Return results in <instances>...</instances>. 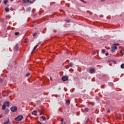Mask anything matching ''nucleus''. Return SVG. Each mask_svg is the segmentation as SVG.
<instances>
[{"mask_svg": "<svg viewBox=\"0 0 124 124\" xmlns=\"http://www.w3.org/2000/svg\"><path fill=\"white\" fill-rule=\"evenodd\" d=\"M23 116L19 115L17 116V117L15 118V121H22L23 120Z\"/></svg>", "mask_w": 124, "mask_h": 124, "instance_id": "f257e3e1", "label": "nucleus"}, {"mask_svg": "<svg viewBox=\"0 0 124 124\" xmlns=\"http://www.w3.org/2000/svg\"><path fill=\"white\" fill-rule=\"evenodd\" d=\"M17 107H12L11 108V110L12 111V112H16V111H17Z\"/></svg>", "mask_w": 124, "mask_h": 124, "instance_id": "f03ea898", "label": "nucleus"}, {"mask_svg": "<svg viewBox=\"0 0 124 124\" xmlns=\"http://www.w3.org/2000/svg\"><path fill=\"white\" fill-rule=\"evenodd\" d=\"M89 72L91 74H93V73H95V69L94 68H91L89 70Z\"/></svg>", "mask_w": 124, "mask_h": 124, "instance_id": "7ed1b4c3", "label": "nucleus"}, {"mask_svg": "<svg viewBox=\"0 0 124 124\" xmlns=\"http://www.w3.org/2000/svg\"><path fill=\"white\" fill-rule=\"evenodd\" d=\"M62 81H63V82H65V81H67V80H68V77H67V76L62 77Z\"/></svg>", "mask_w": 124, "mask_h": 124, "instance_id": "20e7f679", "label": "nucleus"}, {"mask_svg": "<svg viewBox=\"0 0 124 124\" xmlns=\"http://www.w3.org/2000/svg\"><path fill=\"white\" fill-rule=\"evenodd\" d=\"M117 49H118L117 47H112V48L111 49L112 53H115V52L116 51V50H117Z\"/></svg>", "mask_w": 124, "mask_h": 124, "instance_id": "39448f33", "label": "nucleus"}, {"mask_svg": "<svg viewBox=\"0 0 124 124\" xmlns=\"http://www.w3.org/2000/svg\"><path fill=\"white\" fill-rule=\"evenodd\" d=\"M32 115H34V116H37V111L34 110L33 112H32Z\"/></svg>", "mask_w": 124, "mask_h": 124, "instance_id": "423d86ee", "label": "nucleus"}, {"mask_svg": "<svg viewBox=\"0 0 124 124\" xmlns=\"http://www.w3.org/2000/svg\"><path fill=\"white\" fill-rule=\"evenodd\" d=\"M4 105H5V106H7V107H9V102H5Z\"/></svg>", "mask_w": 124, "mask_h": 124, "instance_id": "0eeeda50", "label": "nucleus"}, {"mask_svg": "<svg viewBox=\"0 0 124 124\" xmlns=\"http://www.w3.org/2000/svg\"><path fill=\"white\" fill-rule=\"evenodd\" d=\"M36 47H33L31 52V55H32V54H33V53H34V51H35V50H36Z\"/></svg>", "mask_w": 124, "mask_h": 124, "instance_id": "6e6552de", "label": "nucleus"}, {"mask_svg": "<svg viewBox=\"0 0 124 124\" xmlns=\"http://www.w3.org/2000/svg\"><path fill=\"white\" fill-rule=\"evenodd\" d=\"M113 47H117V46H120V44L119 43H117V44H113Z\"/></svg>", "mask_w": 124, "mask_h": 124, "instance_id": "1a4fd4ad", "label": "nucleus"}, {"mask_svg": "<svg viewBox=\"0 0 124 124\" xmlns=\"http://www.w3.org/2000/svg\"><path fill=\"white\" fill-rule=\"evenodd\" d=\"M66 103L67 105H69V104H70V100H67L66 101Z\"/></svg>", "mask_w": 124, "mask_h": 124, "instance_id": "9d476101", "label": "nucleus"}, {"mask_svg": "<svg viewBox=\"0 0 124 124\" xmlns=\"http://www.w3.org/2000/svg\"><path fill=\"white\" fill-rule=\"evenodd\" d=\"M3 124H10V121L9 119L8 120L7 122H4Z\"/></svg>", "mask_w": 124, "mask_h": 124, "instance_id": "9b49d317", "label": "nucleus"}, {"mask_svg": "<svg viewBox=\"0 0 124 124\" xmlns=\"http://www.w3.org/2000/svg\"><path fill=\"white\" fill-rule=\"evenodd\" d=\"M5 108H6V106H5V105L3 104L2 107V110H5Z\"/></svg>", "mask_w": 124, "mask_h": 124, "instance_id": "f8f14e48", "label": "nucleus"}, {"mask_svg": "<svg viewBox=\"0 0 124 124\" xmlns=\"http://www.w3.org/2000/svg\"><path fill=\"white\" fill-rule=\"evenodd\" d=\"M41 119H43V121H46V117L44 116H41Z\"/></svg>", "mask_w": 124, "mask_h": 124, "instance_id": "ddd939ff", "label": "nucleus"}, {"mask_svg": "<svg viewBox=\"0 0 124 124\" xmlns=\"http://www.w3.org/2000/svg\"><path fill=\"white\" fill-rule=\"evenodd\" d=\"M14 51H18L19 50V47H14Z\"/></svg>", "mask_w": 124, "mask_h": 124, "instance_id": "4468645a", "label": "nucleus"}, {"mask_svg": "<svg viewBox=\"0 0 124 124\" xmlns=\"http://www.w3.org/2000/svg\"><path fill=\"white\" fill-rule=\"evenodd\" d=\"M34 1H35V0H29V2H30V3H33Z\"/></svg>", "mask_w": 124, "mask_h": 124, "instance_id": "2eb2a0df", "label": "nucleus"}, {"mask_svg": "<svg viewBox=\"0 0 124 124\" xmlns=\"http://www.w3.org/2000/svg\"><path fill=\"white\" fill-rule=\"evenodd\" d=\"M30 0H23V1L24 3H26V2H29Z\"/></svg>", "mask_w": 124, "mask_h": 124, "instance_id": "dca6fc26", "label": "nucleus"}, {"mask_svg": "<svg viewBox=\"0 0 124 124\" xmlns=\"http://www.w3.org/2000/svg\"><path fill=\"white\" fill-rule=\"evenodd\" d=\"M5 10L6 12H9V8H5Z\"/></svg>", "mask_w": 124, "mask_h": 124, "instance_id": "f3484780", "label": "nucleus"}, {"mask_svg": "<svg viewBox=\"0 0 124 124\" xmlns=\"http://www.w3.org/2000/svg\"><path fill=\"white\" fill-rule=\"evenodd\" d=\"M72 65H73V64L72 63V62H70V63L68 64V66H69L70 67H72Z\"/></svg>", "mask_w": 124, "mask_h": 124, "instance_id": "a211bd4d", "label": "nucleus"}, {"mask_svg": "<svg viewBox=\"0 0 124 124\" xmlns=\"http://www.w3.org/2000/svg\"><path fill=\"white\" fill-rule=\"evenodd\" d=\"M25 43H28L29 42V39H26L24 41Z\"/></svg>", "mask_w": 124, "mask_h": 124, "instance_id": "6ab92c4d", "label": "nucleus"}, {"mask_svg": "<svg viewBox=\"0 0 124 124\" xmlns=\"http://www.w3.org/2000/svg\"><path fill=\"white\" fill-rule=\"evenodd\" d=\"M9 113V110L6 109L5 114H8Z\"/></svg>", "mask_w": 124, "mask_h": 124, "instance_id": "aec40b11", "label": "nucleus"}, {"mask_svg": "<svg viewBox=\"0 0 124 124\" xmlns=\"http://www.w3.org/2000/svg\"><path fill=\"white\" fill-rule=\"evenodd\" d=\"M121 68L122 69H124V64H121Z\"/></svg>", "mask_w": 124, "mask_h": 124, "instance_id": "412c9836", "label": "nucleus"}, {"mask_svg": "<svg viewBox=\"0 0 124 124\" xmlns=\"http://www.w3.org/2000/svg\"><path fill=\"white\" fill-rule=\"evenodd\" d=\"M65 21H66L67 23H70V19H66V20H65Z\"/></svg>", "mask_w": 124, "mask_h": 124, "instance_id": "4be33fe9", "label": "nucleus"}, {"mask_svg": "<svg viewBox=\"0 0 124 124\" xmlns=\"http://www.w3.org/2000/svg\"><path fill=\"white\" fill-rule=\"evenodd\" d=\"M31 7H29L26 9V10H27V11H30V10H31Z\"/></svg>", "mask_w": 124, "mask_h": 124, "instance_id": "5701e85b", "label": "nucleus"}, {"mask_svg": "<svg viewBox=\"0 0 124 124\" xmlns=\"http://www.w3.org/2000/svg\"><path fill=\"white\" fill-rule=\"evenodd\" d=\"M102 54H105V49H102Z\"/></svg>", "mask_w": 124, "mask_h": 124, "instance_id": "b1692460", "label": "nucleus"}, {"mask_svg": "<svg viewBox=\"0 0 124 124\" xmlns=\"http://www.w3.org/2000/svg\"><path fill=\"white\" fill-rule=\"evenodd\" d=\"M30 75L31 74L30 73H28L26 74V77H29V76H30Z\"/></svg>", "mask_w": 124, "mask_h": 124, "instance_id": "393cba45", "label": "nucleus"}, {"mask_svg": "<svg viewBox=\"0 0 124 124\" xmlns=\"http://www.w3.org/2000/svg\"><path fill=\"white\" fill-rule=\"evenodd\" d=\"M85 112H88V111H89V108H85Z\"/></svg>", "mask_w": 124, "mask_h": 124, "instance_id": "a878e982", "label": "nucleus"}, {"mask_svg": "<svg viewBox=\"0 0 124 124\" xmlns=\"http://www.w3.org/2000/svg\"><path fill=\"white\" fill-rule=\"evenodd\" d=\"M15 35H19V33H18V32H16L15 33Z\"/></svg>", "mask_w": 124, "mask_h": 124, "instance_id": "bb28decb", "label": "nucleus"}, {"mask_svg": "<svg viewBox=\"0 0 124 124\" xmlns=\"http://www.w3.org/2000/svg\"><path fill=\"white\" fill-rule=\"evenodd\" d=\"M7 0H4V3L5 4H6V3H7Z\"/></svg>", "mask_w": 124, "mask_h": 124, "instance_id": "cd10ccee", "label": "nucleus"}, {"mask_svg": "<svg viewBox=\"0 0 124 124\" xmlns=\"http://www.w3.org/2000/svg\"><path fill=\"white\" fill-rule=\"evenodd\" d=\"M81 2H83L84 3H86V1H84V0H80Z\"/></svg>", "mask_w": 124, "mask_h": 124, "instance_id": "c85d7f7f", "label": "nucleus"}, {"mask_svg": "<svg viewBox=\"0 0 124 124\" xmlns=\"http://www.w3.org/2000/svg\"><path fill=\"white\" fill-rule=\"evenodd\" d=\"M4 21V18L1 19V22L2 23Z\"/></svg>", "mask_w": 124, "mask_h": 124, "instance_id": "c756f323", "label": "nucleus"}, {"mask_svg": "<svg viewBox=\"0 0 124 124\" xmlns=\"http://www.w3.org/2000/svg\"><path fill=\"white\" fill-rule=\"evenodd\" d=\"M36 34H37V33H34L33 34V36H36Z\"/></svg>", "mask_w": 124, "mask_h": 124, "instance_id": "7c9ffc66", "label": "nucleus"}, {"mask_svg": "<svg viewBox=\"0 0 124 124\" xmlns=\"http://www.w3.org/2000/svg\"><path fill=\"white\" fill-rule=\"evenodd\" d=\"M19 46H20V45L19 44H16V47H19Z\"/></svg>", "mask_w": 124, "mask_h": 124, "instance_id": "2f4dec72", "label": "nucleus"}, {"mask_svg": "<svg viewBox=\"0 0 124 124\" xmlns=\"http://www.w3.org/2000/svg\"><path fill=\"white\" fill-rule=\"evenodd\" d=\"M120 53H121V54H124V51L120 50Z\"/></svg>", "mask_w": 124, "mask_h": 124, "instance_id": "473e14b6", "label": "nucleus"}, {"mask_svg": "<svg viewBox=\"0 0 124 124\" xmlns=\"http://www.w3.org/2000/svg\"><path fill=\"white\" fill-rule=\"evenodd\" d=\"M40 113V116H41V115L42 114V113H43V111H42V112H41L40 111H39Z\"/></svg>", "mask_w": 124, "mask_h": 124, "instance_id": "72a5a7b5", "label": "nucleus"}, {"mask_svg": "<svg viewBox=\"0 0 124 124\" xmlns=\"http://www.w3.org/2000/svg\"><path fill=\"white\" fill-rule=\"evenodd\" d=\"M61 123L63 124V119H62Z\"/></svg>", "mask_w": 124, "mask_h": 124, "instance_id": "f704fd0d", "label": "nucleus"}, {"mask_svg": "<svg viewBox=\"0 0 124 124\" xmlns=\"http://www.w3.org/2000/svg\"><path fill=\"white\" fill-rule=\"evenodd\" d=\"M3 117V114H0V118H2Z\"/></svg>", "mask_w": 124, "mask_h": 124, "instance_id": "c9c22d12", "label": "nucleus"}, {"mask_svg": "<svg viewBox=\"0 0 124 124\" xmlns=\"http://www.w3.org/2000/svg\"><path fill=\"white\" fill-rule=\"evenodd\" d=\"M107 113H110V109H108V111H107Z\"/></svg>", "mask_w": 124, "mask_h": 124, "instance_id": "e433bc0d", "label": "nucleus"}, {"mask_svg": "<svg viewBox=\"0 0 124 124\" xmlns=\"http://www.w3.org/2000/svg\"><path fill=\"white\" fill-rule=\"evenodd\" d=\"M108 55H109V53H106V56H108Z\"/></svg>", "mask_w": 124, "mask_h": 124, "instance_id": "4c0bfd02", "label": "nucleus"}, {"mask_svg": "<svg viewBox=\"0 0 124 124\" xmlns=\"http://www.w3.org/2000/svg\"><path fill=\"white\" fill-rule=\"evenodd\" d=\"M93 55H95V54H96L95 51H94V52H93Z\"/></svg>", "mask_w": 124, "mask_h": 124, "instance_id": "58836bf2", "label": "nucleus"}, {"mask_svg": "<svg viewBox=\"0 0 124 124\" xmlns=\"http://www.w3.org/2000/svg\"><path fill=\"white\" fill-rule=\"evenodd\" d=\"M119 120H121V119H122V117H121V116H120V117H119Z\"/></svg>", "mask_w": 124, "mask_h": 124, "instance_id": "ea45409f", "label": "nucleus"}, {"mask_svg": "<svg viewBox=\"0 0 124 124\" xmlns=\"http://www.w3.org/2000/svg\"><path fill=\"white\" fill-rule=\"evenodd\" d=\"M35 47H38V45H37L36 46H35Z\"/></svg>", "mask_w": 124, "mask_h": 124, "instance_id": "a19ab883", "label": "nucleus"}, {"mask_svg": "<svg viewBox=\"0 0 124 124\" xmlns=\"http://www.w3.org/2000/svg\"><path fill=\"white\" fill-rule=\"evenodd\" d=\"M101 0V1H104V0Z\"/></svg>", "mask_w": 124, "mask_h": 124, "instance_id": "79ce46f5", "label": "nucleus"}, {"mask_svg": "<svg viewBox=\"0 0 124 124\" xmlns=\"http://www.w3.org/2000/svg\"><path fill=\"white\" fill-rule=\"evenodd\" d=\"M2 0H0V2H1V1H2Z\"/></svg>", "mask_w": 124, "mask_h": 124, "instance_id": "37998d69", "label": "nucleus"}, {"mask_svg": "<svg viewBox=\"0 0 124 124\" xmlns=\"http://www.w3.org/2000/svg\"><path fill=\"white\" fill-rule=\"evenodd\" d=\"M11 0L12 1H13V0Z\"/></svg>", "mask_w": 124, "mask_h": 124, "instance_id": "c03bdc74", "label": "nucleus"}, {"mask_svg": "<svg viewBox=\"0 0 124 124\" xmlns=\"http://www.w3.org/2000/svg\"><path fill=\"white\" fill-rule=\"evenodd\" d=\"M60 124H63V123H60Z\"/></svg>", "mask_w": 124, "mask_h": 124, "instance_id": "a18cd8bd", "label": "nucleus"}, {"mask_svg": "<svg viewBox=\"0 0 124 124\" xmlns=\"http://www.w3.org/2000/svg\"><path fill=\"white\" fill-rule=\"evenodd\" d=\"M64 124H66V123H65Z\"/></svg>", "mask_w": 124, "mask_h": 124, "instance_id": "49530a36", "label": "nucleus"}]
</instances>
